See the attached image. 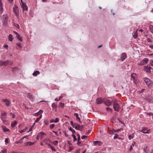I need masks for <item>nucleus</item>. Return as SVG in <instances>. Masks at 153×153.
I'll use <instances>...</instances> for the list:
<instances>
[{
    "label": "nucleus",
    "mask_w": 153,
    "mask_h": 153,
    "mask_svg": "<svg viewBox=\"0 0 153 153\" xmlns=\"http://www.w3.org/2000/svg\"><path fill=\"white\" fill-rule=\"evenodd\" d=\"M133 37L135 38H136L137 37V31H136V32L133 34Z\"/></svg>",
    "instance_id": "obj_25"
},
{
    "label": "nucleus",
    "mask_w": 153,
    "mask_h": 153,
    "mask_svg": "<svg viewBox=\"0 0 153 153\" xmlns=\"http://www.w3.org/2000/svg\"><path fill=\"white\" fill-rule=\"evenodd\" d=\"M16 36L18 39L20 41H22V37L19 34V36H18V35Z\"/></svg>",
    "instance_id": "obj_35"
},
{
    "label": "nucleus",
    "mask_w": 153,
    "mask_h": 153,
    "mask_svg": "<svg viewBox=\"0 0 153 153\" xmlns=\"http://www.w3.org/2000/svg\"><path fill=\"white\" fill-rule=\"evenodd\" d=\"M1 152L3 153H7V151L6 149H4V150H1Z\"/></svg>",
    "instance_id": "obj_50"
},
{
    "label": "nucleus",
    "mask_w": 153,
    "mask_h": 153,
    "mask_svg": "<svg viewBox=\"0 0 153 153\" xmlns=\"http://www.w3.org/2000/svg\"><path fill=\"white\" fill-rule=\"evenodd\" d=\"M73 149V148L72 147H71L69 148V150L70 151L72 150Z\"/></svg>",
    "instance_id": "obj_64"
},
{
    "label": "nucleus",
    "mask_w": 153,
    "mask_h": 153,
    "mask_svg": "<svg viewBox=\"0 0 153 153\" xmlns=\"http://www.w3.org/2000/svg\"><path fill=\"white\" fill-rule=\"evenodd\" d=\"M103 102L106 105L109 106L111 105V102L108 99L104 98H103Z\"/></svg>",
    "instance_id": "obj_4"
},
{
    "label": "nucleus",
    "mask_w": 153,
    "mask_h": 153,
    "mask_svg": "<svg viewBox=\"0 0 153 153\" xmlns=\"http://www.w3.org/2000/svg\"><path fill=\"white\" fill-rule=\"evenodd\" d=\"M1 116L4 117L6 115V113L4 111H2L1 112Z\"/></svg>",
    "instance_id": "obj_29"
},
{
    "label": "nucleus",
    "mask_w": 153,
    "mask_h": 153,
    "mask_svg": "<svg viewBox=\"0 0 153 153\" xmlns=\"http://www.w3.org/2000/svg\"><path fill=\"white\" fill-rule=\"evenodd\" d=\"M17 122L16 120H14L11 123V126L12 128L14 127V126L17 124Z\"/></svg>",
    "instance_id": "obj_21"
},
{
    "label": "nucleus",
    "mask_w": 153,
    "mask_h": 153,
    "mask_svg": "<svg viewBox=\"0 0 153 153\" xmlns=\"http://www.w3.org/2000/svg\"><path fill=\"white\" fill-rule=\"evenodd\" d=\"M44 134H45V133H43L42 132H40V133H39L38 134V135L37 136V137H40L42 138L44 137Z\"/></svg>",
    "instance_id": "obj_16"
},
{
    "label": "nucleus",
    "mask_w": 153,
    "mask_h": 153,
    "mask_svg": "<svg viewBox=\"0 0 153 153\" xmlns=\"http://www.w3.org/2000/svg\"><path fill=\"white\" fill-rule=\"evenodd\" d=\"M74 115L76 116V119L78 120L79 123H81V122L80 121V118L79 117L78 114L77 113H75L74 114Z\"/></svg>",
    "instance_id": "obj_17"
},
{
    "label": "nucleus",
    "mask_w": 153,
    "mask_h": 153,
    "mask_svg": "<svg viewBox=\"0 0 153 153\" xmlns=\"http://www.w3.org/2000/svg\"><path fill=\"white\" fill-rule=\"evenodd\" d=\"M144 81L146 85H148L149 86L152 83V81L147 78H145Z\"/></svg>",
    "instance_id": "obj_9"
},
{
    "label": "nucleus",
    "mask_w": 153,
    "mask_h": 153,
    "mask_svg": "<svg viewBox=\"0 0 153 153\" xmlns=\"http://www.w3.org/2000/svg\"><path fill=\"white\" fill-rule=\"evenodd\" d=\"M145 90H146L145 89H142L141 90L139 91V92L140 93H142Z\"/></svg>",
    "instance_id": "obj_44"
},
{
    "label": "nucleus",
    "mask_w": 153,
    "mask_h": 153,
    "mask_svg": "<svg viewBox=\"0 0 153 153\" xmlns=\"http://www.w3.org/2000/svg\"><path fill=\"white\" fill-rule=\"evenodd\" d=\"M77 135L78 137V141H79L80 140V136L79 134H77Z\"/></svg>",
    "instance_id": "obj_42"
},
{
    "label": "nucleus",
    "mask_w": 153,
    "mask_h": 153,
    "mask_svg": "<svg viewBox=\"0 0 153 153\" xmlns=\"http://www.w3.org/2000/svg\"><path fill=\"white\" fill-rule=\"evenodd\" d=\"M8 16L7 14L3 15L1 17V19L4 25H6L8 21Z\"/></svg>",
    "instance_id": "obj_1"
},
{
    "label": "nucleus",
    "mask_w": 153,
    "mask_h": 153,
    "mask_svg": "<svg viewBox=\"0 0 153 153\" xmlns=\"http://www.w3.org/2000/svg\"><path fill=\"white\" fill-rule=\"evenodd\" d=\"M3 47L5 48H6L7 49V48H8V46L7 45H4Z\"/></svg>",
    "instance_id": "obj_57"
},
{
    "label": "nucleus",
    "mask_w": 153,
    "mask_h": 153,
    "mask_svg": "<svg viewBox=\"0 0 153 153\" xmlns=\"http://www.w3.org/2000/svg\"><path fill=\"white\" fill-rule=\"evenodd\" d=\"M50 148L53 151H56V149H54L53 146H50Z\"/></svg>",
    "instance_id": "obj_39"
},
{
    "label": "nucleus",
    "mask_w": 153,
    "mask_h": 153,
    "mask_svg": "<svg viewBox=\"0 0 153 153\" xmlns=\"http://www.w3.org/2000/svg\"><path fill=\"white\" fill-rule=\"evenodd\" d=\"M2 128L4 131L7 132L9 131V129H7L5 126H2Z\"/></svg>",
    "instance_id": "obj_22"
},
{
    "label": "nucleus",
    "mask_w": 153,
    "mask_h": 153,
    "mask_svg": "<svg viewBox=\"0 0 153 153\" xmlns=\"http://www.w3.org/2000/svg\"><path fill=\"white\" fill-rule=\"evenodd\" d=\"M74 125H75L74 128L76 129V130H80V129H79V127H80V125L77 123H74Z\"/></svg>",
    "instance_id": "obj_20"
},
{
    "label": "nucleus",
    "mask_w": 153,
    "mask_h": 153,
    "mask_svg": "<svg viewBox=\"0 0 153 153\" xmlns=\"http://www.w3.org/2000/svg\"><path fill=\"white\" fill-rule=\"evenodd\" d=\"M83 128V126L82 125L80 126V127H79V129H80V130H81Z\"/></svg>",
    "instance_id": "obj_58"
},
{
    "label": "nucleus",
    "mask_w": 153,
    "mask_h": 153,
    "mask_svg": "<svg viewBox=\"0 0 153 153\" xmlns=\"http://www.w3.org/2000/svg\"><path fill=\"white\" fill-rule=\"evenodd\" d=\"M15 26L17 28H19V26L18 24H17Z\"/></svg>",
    "instance_id": "obj_63"
},
{
    "label": "nucleus",
    "mask_w": 153,
    "mask_h": 153,
    "mask_svg": "<svg viewBox=\"0 0 153 153\" xmlns=\"http://www.w3.org/2000/svg\"><path fill=\"white\" fill-rule=\"evenodd\" d=\"M73 129L71 127H70V128H69V131H72L73 130Z\"/></svg>",
    "instance_id": "obj_62"
},
{
    "label": "nucleus",
    "mask_w": 153,
    "mask_h": 153,
    "mask_svg": "<svg viewBox=\"0 0 153 153\" xmlns=\"http://www.w3.org/2000/svg\"><path fill=\"white\" fill-rule=\"evenodd\" d=\"M139 65H144V62L142 60L138 64Z\"/></svg>",
    "instance_id": "obj_36"
},
{
    "label": "nucleus",
    "mask_w": 153,
    "mask_h": 153,
    "mask_svg": "<svg viewBox=\"0 0 153 153\" xmlns=\"http://www.w3.org/2000/svg\"><path fill=\"white\" fill-rule=\"evenodd\" d=\"M27 97L31 101H33L34 98V96L30 94V93L27 94Z\"/></svg>",
    "instance_id": "obj_15"
},
{
    "label": "nucleus",
    "mask_w": 153,
    "mask_h": 153,
    "mask_svg": "<svg viewBox=\"0 0 153 153\" xmlns=\"http://www.w3.org/2000/svg\"><path fill=\"white\" fill-rule=\"evenodd\" d=\"M118 134H115V135L114 137V139H115L116 138H118Z\"/></svg>",
    "instance_id": "obj_40"
},
{
    "label": "nucleus",
    "mask_w": 153,
    "mask_h": 153,
    "mask_svg": "<svg viewBox=\"0 0 153 153\" xmlns=\"http://www.w3.org/2000/svg\"><path fill=\"white\" fill-rule=\"evenodd\" d=\"M149 29L151 32L153 33V26L151 25L149 26Z\"/></svg>",
    "instance_id": "obj_32"
},
{
    "label": "nucleus",
    "mask_w": 153,
    "mask_h": 153,
    "mask_svg": "<svg viewBox=\"0 0 153 153\" xmlns=\"http://www.w3.org/2000/svg\"><path fill=\"white\" fill-rule=\"evenodd\" d=\"M9 61L8 60H7L4 62L0 61V66H2L4 65L6 66L9 63Z\"/></svg>",
    "instance_id": "obj_7"
},
{
    "label": "nucleus",
    "mask_w": 153,
    "mask_h": 153,
    "mask_svg": "<svg viewBox=\"0 0 153 153\" xmlns=\"http://www.w3.org/2000/svg\"><path fill=\"white\" fill-rule=\"evenodd\" d=\"M148 59L147 58H144L143 61L144 62V64H146L147 63L148 61Z\"/></svg>",
    "instance_id": "obj_27"
},
{
    "label": "nucleus",
    "mask_w": 153,
    "mask_h": 153,
    "mask_svg": "<svg viewBox=\"0 0 153 153\" xmlns=\"http://www.w3.org/2000/svg\"><path fill=\"white\" fill-rule=\"evenodd\" d=\"M35 142H31L30 141H29L27 142V144H28V146H31L34 144Z\"/></svg>",
    "instance_id": "obj_33"
},
{
    "label": "nucleus",
    "mask_w": 153,
    "mask_h": 153,
    "mask_svg": "<svg viewBox=\"0 0 153 153\" xmlns=\"http://www.w3.org/2000/svg\"><path fill=\"white\" fill-rule=\"evenodd\" d=\"M71 124L73 127H74L75 126V125H74V124L73 123V122L72 121H71Z\"/></svg>",
    "instance_id": "obj_49"
},
{
    "label": "nucleus",
    "mask_w": 153,
    "mask_h": 153,
    "mask_svg": "<svg viewBox=\"0 0 153 153\" xmlns=\"http://www.w3.org/2000/svg\"><path fill=\"white\" fill-rule=\"evenodd\" d=\"M93 143L94 145H101L102 144V142L100 141H94L93 142Z\"/></svg>",
    "instance_id": "obj_18"
},
{
    "label": "nucleus",
    "mask_w": 153,
    "mask_h": 153,
    "mask_svg": "<svg viewBox=\"0 0 153 153\" xmlns=\"http://www.w3.org/2000/svg\"><path fill=\"white\" fill-rule=\"evenodd\" d=\"M42 115L41 114L40 116V117L38 118H37L36 119V120L35 121V122L37 123L39 120L40 119L42 118Z\"/></svg>",
    "instance_id": "obj_26"
},
{
    "label": "nucleus",
    "mask_w": 153,
    "mask_h": 153,
    "mask_svg": "<svg viewBox=\"0 0 153 153\" xmlns=\"http://www.w3.org/2000/svg\"><path fill=\"white\" fill-rule=\"evenodd\" d=\"M127 57V55L124 53H123L122 55L121 56V58L122 61H123Z\"/></svg>",
    "instance_id": "obj_13"
},
{
    "label": "nucleus",
    "mask_w": 153,
    "mask_h": 153,
    "mask_svg": "<svg viewBox=\"0 0 153 153\" xmlns=\"http://www.w3.org/2000/svg\"><path fill=\"white\" fill-rule=\"evenodd\" d=\"M54 126L55 125L54 124H51L50 125V128L51 129H52L54 127Z\"/></svg>",
    "instance_id": "obj_38"
},
{
    "label": "nucleus",
    "mask_w": 153,
    "mask_h": 153,
    "mask_svg": "<svg viewBox=\"0 0 153 153\" xmlns=\"http://www.w3.org/2000/svg\"><path fill=\"white\" fill-rule=\"evenodd\" d=\"M40 74V72L39 71H35L33 74V75L34 76H36Z\"/></svg>",
    "instance_id": "obj_19"
},
{
    "label": "nucleus",
    "mask_w": 153,
    "mask_h": 153,
    "mask_svg": "<svg viewBox=\"0 0 153 153\" xmlns=\"http://www.w3.org/2000/svg\"><path fill=\"white\" fill-rule=\"evenodd\" d=\"M52 107L53 108H55L57 107V105L55 103H53L51 105Z\"/></svg>",
    "instance_id": "obj_30"
},
{
    "label": "nucleus",
    "mask_w": 153,
    "mask_h": 153,
    "mask_svg": "<svg viewBox=\"0 0 153 153\" xmlns=\"http://www.w3.org/2000/svg\"><path fill=\"white\" fill-rule=\"evenodd\" d=\"M12 71L13 72H15L18 70V68L16 67L12 68Z\"/></svg>",
    "instance_id": "obj_24"
},
{
    "label": "nucleus",
    "mask_w": 153,
    "mask_h": 153,
    "mask_svg": "<svg viewBox=\"0 0 153 153\" xmlns=\"http://www.w3.org/2000/svg\"><path fill=\"white\" fill-rule=\"evenodd\" d=\"M145 71L148 72L150 73L151 72V69L152 68L150 66H145L144 67Z\"/></svg>",
    "instance_id": "obj_10"
},
{
    "label": "nucleus",
    "mask_w": 153,
    "mask_h": 153,
    "mask_svg": "<svg viewBox=\"0 0 153 153\" xmlns=\"http://www.w3.org/2000/svg\"><path fill=\"white\" fill-rule=\"evenodd\" d=\"M148 102H151L153 101V97L151 96H149L145 99Z\"/></svg>",
    "instance_id": "obj_8"
},
{
    "label": "nucleus",
    "mask_w": 153,
    "mask_h": 153,
    "mask_svg": "<svg viewBox=\"0 0 153 153\" xmlns=\"http://www.w3.org/2000/svg\"><path fill=\"white\" fill-rule=\"evenodd\" d=\"M59 105L61 107H62L64 106V104L63 103L60 102L59 103Z\"/></svg>",
    "instance_id": "obj_45"
},
{
    "label": "nucleus",
    "mask_w": 153,
    "mask_h": 153,
    "mask_svg": "<svg viewBox=\"0 0 153 153\" xmlns=\"http://www.w3.org/2000/svg\"><path fill=\"white\" fill-rule=\"evenodd\" d=\"M21 7L22 8L23 10V11H27L28 10V7L26 4V3L22 4L21 5Z\"/></svg>",
    "instance_id": "obj_6"
},
{
    "label": "nucleus",
    "mask_w": 153,
    "mask_h": 153,
    "mask_svg": "<svg viewBox=\"0 0 153 153\" xmlns=\"http://www.w3.org/2000/svg\"><path fill=\"white\" fill-rule=\"evenodd\" d=\"M2 4L1 2H0V9H3L2 7Z\"/></svg>",
    "instance_id": "obj_54"
},
{
    "label": "nucleus",
    "mask_w": 153,
    "mask_h": 153,
    "mask_svg": "<svg viewBox=\"0 0 153 153\" xmlns=\"http://www.w3.org/2000/svg\"><path fill=\"white\" fill-rule=\"evenodd\" d=\"M148 146H147L145 145L144 148V151L146 153H147L148 151L146 150Z\"/></svg>",
    "instance_id": "obj_28"
},
{
    "label": "nucleus",
    "mask_w": 153,
    "mask_h": 153,
    "mask_svg": "<svg viewBox=\"0 0 153 153\" xmlns=\"http://www.w3.org/2000/svg\"><path fill=\"white\" fill-rule=\"evenodd\" d=\"M96 101L97 104H100L102 102H103V98H97V99Z\"/></svg>",
    "instance_id": "obj_11"
},
{
    "label": "nucleus",
    "mask_w": 153,
    "mask_h": 153,
    "mask_svg": "<svg viewBox=\"0 0 153 153\" xmlns=\"http://www.w3.org/2000/svg\"><path fill=\"white\" fill-rule=\"evenodd\" d=\"M112 102L114 103L113 108L114 111H118L120 108V105L117 103L115 102V101H112Z\"/></svg>",
    "instance_id": "obj_2"
},
{
    "label": "nucleus",
    "mask_w": 153,
    "mask_h": 153,
    "mask_svg": "<svg viewBox=\"0 0 153 153\" xmlns=\"http://www.w3.org/2000/svg\"><path fill=\"white\" fill-rule=\"evenodd\" d=\"M128 138L130 140L131 139V138H132L133 137L131 135H129L128 137Z\"/></svg>",
    "instance_id": "obj_59"
},
{
    "label": "nucleus",
    "mask_w": 153,
    "mask_h": 153,
    "mask_svg": "<svg viewBox=\"0 0 153 153\" xmlns=\"http://www.w3.org/2000/svg\"><path fill=\"white\" fill-rule=\"evenodd\" d=\"M131 77L133 79L134 83H136L135 82L136 81V78L137 77V74H136L133 73L131 74Z\"/></svg>",
    "instance_id": "obj_14"
},
{
    "label": "nucleus",
    "mask_w": 153,
    "mask_h": 153,
    "mask_svg": "<svg viewBox=\"0 0 153 153\" xmlns=\"http://www.w3.org/2000/svg\"><path fill=\"white\" fill-rule=\"evenodd\" d=\"M147 42H152V41L151 39L149 38L147 39Z\"/></svg>",
    "instance_id": "obj_48"
},
{
    "label": "nucleus",
    "mask_w": 153,
    "mask_h": 153,
    "mask_svg": "<svg viewBox=\"0 0 153 153\" xmlns=\"http://www.w3.org/2000/svg\"><path fill=\"white\" fill-rule=\"evenodd\" d=\"M17 45L19 46V47H21L22 46H21V44L19 42H18L17 43Z\"/></svg>",
    "instance_id": "obj_52"
},
{
    "label": "nucleus",
    "mask_w": 153,
    "mask_h": 153,
    "mask_svg": "<svg viewBox=\"0 0 153 153\" xmlns=\"http://www.w3.org/2000/svg\"><path fill=\"white\" fill-rule=\"evenodd\" d=\"M2 101L4 102L6 105L7 106H9L10 103L9 101L7 99H3L2 100Z\"/></svg>",
    "instance_id": "obj_12"
},
{
    "label": "nucleus",
    "mask_w": 153,
    "mask_h": 153,
    "mask_svg": "<svg viewBox=\"0 0 153 153\" xmlns=\"http://www.w3.org/2000/svg\"><path fill=\"white\" fill-rule=\"evenodd\" d=\"M106 110L107 111H111V109L108 107L106 108Z\"/></svg>",
    "instance_id": "obj_55"
},
{
    "label": "nucleus",
    "mask_w": 153,
    "mask_h": 153,
    "mask_svg": "<svg viewBox=\"0 0 153 153\" xmlns=\"http://www.w3.org/2000/svg\"><path fill=\"white\" fill-rule=\"evenodd\" d=\"M26 131V129H23L22 130H21L20 131V133H23L25 131Z\"/></svg>",
    "instance_id": "obj_47"
},
{
    "label": "nucleus",
    "mask_w": 153,
    "mask_h": 153,
    "mask_svg": "<svg viewBox=\"0 0 153 153\" xmlns=\"http://www.w3.org/2000/svg\"><path fill=\"white\" fill-rule=\"evenodd\" d=\"M10 115H12L13 116V117H12V118H14L15 117V115L14 114L12 113V112H10Z\"/></svg>",
    "instance_id": "obj_46"
},
{
    "label": "nucleus",
    "mask_w": 153,
    "mask_h": 153,
    "mask_svg": "<svg viewBox=\"0 0 153 153\" xmlns=\"http://www.w3.org/2000/svg\"><path fill=\"white\" fill-rule=\"evenodd\" d=\"M147 129L148 128L146 127H143L142 128V130H139V131L142 132L144 134H149V132L147 130Z\"/></svg>",
    "instance_id": "obj_5"
},
{
    "label": "nucleus",
    "mask_w": 153,
    "mask_h": 153,
    "mask_svg": "<svg viewBox=\"0 0 153 153\" xmlns=\"http://www.w3.org/2000/svg\"><path fill=\"white\" fill-rule=\"evenodd\" d=\"M120 131V129H118L117 130H115V129H113L112 130V131L111 133H113V132H119Z\"/></svg>",
    "instance_id": "obj_31"
},
{
    "label": "nucleus",
    "mask_w": 153,
    "mask_h": 153,
    "mask_svg": "<svg viewBox=\"0 0 153 153\" xmlns=\"http://www.w3.org/2000/svg\"><path fill=\"white\" fill-rule=\"evenodd\" d=\"M13 36L11 34H9L8 36L9 40L10 41H13Z\"/></svg>",
    "instance_id": "obj_23"
},
{
    "label": "nucleus",
    "mask_w": 153,
    "mask_h": 153,
    "mask_svg": "<svg viewBox=\"0 0 153 153\" xmlns=\"http://www.w3.org/2000/svg\"><path fill=\"white\" fill-rule=\"evenodd\" d=\"M13 12L15 13V15L18 16L19 15V10L17 6L15 5L13 9Z\"/></svg>",
    "instance_id": "obj_3"
},
{
    "label": "nucleus",
    "mask_w": 153,
    "mask_h": 153,
    "mask_svg": "<svg viewBox=\"0 0 153 153\" xmlns=\"http://www.w3.org/2000/svg\"><path fill=\"white\" fill-rule=\"evenodd\" d=\"M40 114V113H39L38 112L37 113H35L34 115L35 116H37L38 115H39Z\"/></svg>",
    "instance_id": "obj_51"
},
{
    "label": "nucleus",
    "mask_w": 153,
    "mask_h": 153,
    "mask_svg": "<svg viewBox=\"0 0 153 153\" xmlns=\"http://www.w3.org/2000/svg\"><path fill=\"white\" fill-rule=\"evenodd\" d=\"M71 136L73 137V138H74L73 141H74H74H76L77 139L76 137V136L74 134H72Z\"/></svg>",
    "instance_id": "obj_34"
},
{
    "label": "nucleus",
    "mask_w": 153,
    "mask_h": 153,
    "mask_svg": "<svg viewBox=\"0 0 153 153\" xmlns=\"http://www.w3.org/2000/svg\"><path fill=\"white\" fill-rule=\"evenodd\" d=\"M0 118H1V120H3V119H5L6 118V117H4L3 116H1Z\"/></svg>",
    "instance_id": "obj_53"
},
{
    "label": "nucleus",
    "mask_w": 153,
    "mask_h": 153,
    "mask_svg": "<svg viewBox=\"0 0 153 153\" xmlns=\"http://www.w3.org/2000/svg\"><path fill=\"white\" fill-rule=\"evenodd\" d=\"M5 142L6 143H8V139L7 138H6L5 140Z\"/></svg>",
    "instance_id": "obj_61"
},
{
    "label": "nucleus",
    "mask_w": 153,
    "mask_h": 153,
    "mask_svg": "<svg viewBox=\"0 0 153 153\" xmlns=\"http://www.w3.org/2000/svg\"><path fill=\"white\" fill-rule=\"evenodd\" d=\"M86 137H87V136H86L83 135L82 136L81 138L82 139H85V138Z\"/></svg>",
    "instance_id": "obj_56"
},
{
    "label": "nucleus",
    "mask_w": 153,
    "mask_h": 153,
    "mask_svg": "<svg viewBox=\"0 0 153 153\" xmlns=\"http://www.w3.org/2000/svg\"><path fill=\"white\" fill-rule=\"evenodd\" d=\"M133 143H134V144L132 143V145H131L130 146V148L129 149V150L130 151L132 149V146H134V144H135V142H134Z\"/></svg>",
    "instance_id": "obj_41"
},
{
    "label": "nucleus",
    "mask_w": 153,
    "mask_h": 153,
    "mask_svg": "<svg viewBox=\"0 0 153 153\" xmlns=\"http://www.w3.org/2000/svg\"><path fill=\"white\" fill-rule=\"evenodd\" d=\"M59 121V119L58 118H56L54 120V123H57Z\"/></svg>",
    "instance_id": "obj_43"
},
{
    "label": "nucleus",
    "mask_w": 153,
    "mask_h": 153,
    "mask_svg": "<svg viewBox=\"0 0 153 153\" xmlns=\"http://www.w3.org/2000/svg\"><path fill=\"white\" fill-rule=\"evenodd\" d=\"M58 141H54L53 142V143L55 146H57L58 143Z\"/></svg>",
    "instance_id": "obj_37"
},
{
    "label": "nucleus",
    "mask_w": 153,
    "mask_h": 153,
    "mask_svg": "<svg viewBox=\"0 0 153 153\" xmlns=\"http://www.w3.org/2000/svg\"><path fill=\"white\" fill-rule=\"evenodd\" d=\"M72 134H74L76 133V131L74 129L72 131Z\"/></svg>",
    "instance_id": "obj_60"
}]
</instances>
